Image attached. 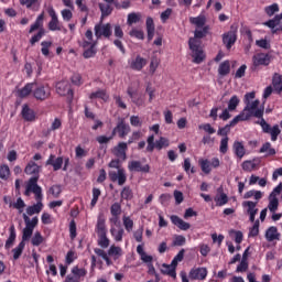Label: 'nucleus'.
I'll use <instances>...</instances> for the list:
<instances>
[{
  "label": "nucleus",
  "instance_id": "1",
  "mask_svg": "<svg viewBox=\"0 0 282 282\" xmlns=\"http://www.w3.org/2000/svg\"><path fill=\"white\" fill-rule=\"evenodd\" d=\"M189 23L195 25L196 30L194 31V37L188 40V45L194 58L193 63L199 65L200 63H204L206 55H204V51L199 46V41L197 39H206L208 32H210V25H206V15L204 14L189 18Z\"/></svg>",
  "mask_w": 282,
  "mask_h": 282
},
{
  "label": "nucleus",
  "instance_id": "2",
  "mask_svg": "<svg viewBox=\"0 0 282 282\" xmlns=\"http://www.w3.org/2000/svg\"><path fill=\"white\" fill-rule=\"evenodd\" d=\"M24 173H26V175H34L29 180L24 195L30 197V193H34L35 199H43V189L39 186V173H41V166L34 163V161H30L24 169Z\"/></svg>",
  "mask_w": 282,
  "mask_h": 282
},
{
  "label": "nucleus",
  "instance_id": "3",
  "mask_svg": "<svg viewBox=\"0 0 282 282\" xmlns=\"http://www.w3.org/2000/svg\"><path fill=\"white\" fill-rule=\"evenodd\" d=\"M246 120H250V115H246V112L242 111L238 116H236L225 127L219 128L218 132H217V135H224L225 138H228V133H230V128L231 127H237V124H239V122H246Z\"/></svg>",
  "mask_w": 282,
  "mask_h": 282
},
{
  "label": "nucleus",
  "instance_id": "4",
  "mask_svg": "<svg viewBox=\"0 0 282 282\" xmlns=\"http://www.w3.org/2000/svg\"><path fill=\"white\" fill-rule=\"evenodd\" d=\"M51 96H52V88H50L48 85H42L37 83L33 84V98H35V100L43 102L45 100H48Z\"/></svg>",
  "mask_w": 282,
  "mask_h": 282
},
{
  "label": "nucleus",
  "instance_id": "5",
  "mask_svg": "<svg viewBox=\"0 0 282 282\" xmlns=\"http://www.w3.org/2000/svg\"><path fill=\"white\" fill-rule=\"evenodd\" d=\"M272 62V55L268 53H258L252 56V72H257L259 67H268L270 63Z\"/></svg>",
  "mask_w": 282,
  "mask_h": 282
},
{
  "label": "nucleus",
  "instance_id": "6",
  "mask_svg": "<svg viewBox=\"0 0 282 282\" xmlns=\"http://www.w3.org/2000/svg\"><path fill=\"white\" fill-rule=\"evenodd\" d=\"M169 144V139L160 137V139L155 141V135L152 134L148 138L147 151H149V153H153L154 149L162 151V149H166Z\"/></svg>",
  "mask_w": 282,
  "mask_h": 282
},
{
  "label": "nucleus",
  "instance_id": "7",
  "mask_svg": "<svg viewBox=\"0 0 282 282\" xmlns=\"http://www.w3.org/2000/svg\"><path fill=\"white\" fill-rule=\"evenodd\" d=\"M50 17H51V21L48 22V30H51V32H65L67 33V29H64L61 25V21H58V15L56 14V11L54 10V8L50 7L47 10Z\"/></svg>",
  "mask_w": 282,
  "mask_h": 282
},
{
  "label": "nucleus",
  "instance_id": "8",
  "mask_svg": "<svg viewBox=\"0 0 282 282\" xmlns=\"http://www.w3.org/2000/svg\"><path fill=\"white\" fill-rule=\"evenodd\" d=\"M56 93L59 96H68V101L72 102L74 98V91L72 90V86L69 85V82L62 80L56 84Z\"/></svg>",
  "mask_w": 282,
  "mask_h": 282
},
{
  "label": "nucleus",
  "instance_id": "9",
  "mask_svg": "<svg viewBox=\"0 0 282 282\" xmlns=\"http://www.w3.org/2000/svg\"><path fill=\"white\" fill-rule=\"evenodd\" d=\"M208 269L204 267L193 268L189 271L188 278L191 281H206Z\"/></svg>",
  "mask_w": 282,
  "mask_h": 282
},
{
  "label": "nucleus",
  "instance_id": "10",
  "mask_svg": "<svg viewBox=\"0 0 282 282\" xmlns=\"http://www.w3.org/2000/svg\"><path fill=\"white\" fill-rule=\"evenodd\" d=\"M282 12L276 14L273 19L268 20L263 23L267 28L272 30V34H276V32H282Z\"/></svg>",
  "mask_w": 282,
  "mask_h": 282
},
{
  "label": "nucleus",
  "instance_id": "11",
  "mask_svg": "<svg viewBox=\"0 0 282 282\" xmlns=\"http://www.w3.org/2000/svg\"><path fill=\"white\" fill-rule=\"evenodd\" d=\"M109 177L111 182H118L119 186L124 185L127 182V173H124V169H119L117 171H110Z\"/></svg>",
  "mask_w": 282,
  "mask_h": 282
},
{
  "label": "nucleus",
  "instance_id": "12",
  "mask_svg": "<svg viewBox=\"0 0 282 282\" xmlns=\"http://www.w3.org/2000/svg\"><path fill=\"white\" fill-rule=\"evenodd\" d=\"M127 149L128 145L126 142H120L118 145H116L111 153L117 158L118 160H121V162H124L127 160Z\"/></svg>",
  "mask_w": 282,
  "mask_h": 282
},
{
  "label": "nucleus",
  "instance_id": "13",
  "mask_svg": "<svg viewBox=\"0 0 282 282\" xmlns=\"http://www.w3.org/2000/svg\"><path fill=\"white\" fill-rule=\"evenodd\" d=\"M95 36L97 39H100V36H105L106 39H109L111 36V24H97L95 25Z\"/></svg>",
  "mask_w": 282,
  "mask_h": 282
},
{
  "label": "nucleus",
  "instance_id": "14",
  "mask_svg": "<svg viewBox=\"0 0 282 282\" xmlns=\"http://www.w3.org/2000/svg\"><path fill=\"white\" fill-rule=\"evenodd\" d=\"M223 43L227 50H231L232 45L237 43V30H230L223 34Z\"/></svg>",
  "mask_w": 282,
  "mask_h": 282
},
{
  "label": "nucleus",
  "instance_id": "15",
  "mask_svg": "<svg viewBox=\"0 0 282 282\" xmlns=\"http://www.w3.org/2000/svg\"><path fill=\"white\" fill-rule=\"evenodd\" d=\"M129 131H131L129 124L124 123V120L122 118L119 119V123L113 129V133H118L119 138H124L126 135H129Z\"/></svg>",
  "mask_w": 282,
  "mask_h": 282
},
{
  "label": "nucleus",
  "instance_id": "16",
  "mask_svg": "<svg viewBox=\"0 0 282 282\" xmlns=\"http://www.w3.org/2000/svg\"><path fill=\"white\" fill-rule=\"evenodd\" d=\"M264 237L269 242L281 241V232H279V229L274 226L267 229Z\"/></svg>",
  "mask_w": 282,
  "mask_h": 282
},
{
  "label": "nucleus",
  "instance_id": "17",
  "mask_svg": "<svg viewBox=\"0 0 282 282\" xmlns=\"http://www.w3.org/2000/svg\"><path fill=\"white\" fill-rule=\"evenodd\" d=\"M170 219L173 226H176V228H178L180 230H184V231L191 230V225L184 221V219H182L180 216L172 215Z\"/></svg>",
  "mask_w": 282,
  "mask_h": 282
},
{
  "label": "nucleus",
  "instance_id": "18",
  "mask_svg": "<svg viewBox=\"0 0 282 282\" xmlns=\"http://www.w3.org/2000/svg\"><path fill=\"white\" fill-rule=\"evenodd\" d=\"M145 30L148 34V43H151V41H153V37L155 36V22L153 21V18H147Z\"/></svg>",
  "mask_w": 282,
  "mask_h": 282
},
{
  "label": "nucleus",
  "instance_id": "19",
  "mask_svg": "<svg viewBox=\"0 0 282 282\" xmlns=\"http://www.w3.org/2000/svg\"><path fill=\"white\" fill-rule=\"evenodd\" d=\"M46 166H53L54 171H61L63 167V156L56 158V155L51 154L46 161Z\"/></svg>",
  "mask_w": 282,
  "mask_h": 282
},
{
  "label": "nucleus",
  "instance_id": "20",
  "mask_svg": "<svg viewBox=\"0 0 282 282\" xmlns=\"http://www.w3.org/2000/svg\"><path fill=\"white\" fill-rule=\"evenodd\" d=\"M142 262L147 263V268H148V274L150 275H154L158 274L155 273V267H153V256H149L147 254V252H142Z\"/></svg>",
  "mask_w": 282,
  "mask_h": 282
},
{
  "label": "nucleus",
  "instance_id": "21",
  "mask_svg": "<svg viewBox=\"0 0 282 282\" xmlns=\"http://www.w3.org/2000/svg\"><path fill=\"white\" fill-rule=\"evenodd\" d=\"M142 262L147 263V268H148V274L150 275H154L158 274L155 273V267H153V256H149L147 254V252H142Z\"/></svg>",
  "mask_w": 282,
  "mask_h": 282
},
{
  "label": "nucleus",
  "instance_id": "22",
  "mask_svg": "<svg viewBox=\"0 0 282 282\" xmlns=\"http://www.w3.org/2000/svg\"><path fill=\"white\" fill-rule=\"evenodd\" d=\"M107 219L105 218V215L99 214L97 218V225H96V232L97 235H107Z\"/></svg>",
  "mask_w": 282,
  "mask_h": 282
},
{
  "label": "nucleus",
  "instance_id": "23",
  "mask_svg": "<svg viewBox=\"0 0 282 282\" xmlns=\"http://www.w3.org/2000/svg\"><path fill=\"white\" fill-rule=\"evenodd\" d=\"M176 270L177 268L173 267V262H171V264L163 263L161 268V273L171 276L172 279H177Z\"/></svg>",
  "mask_w": 282,
  "mask_h": 282
},
{
  "label": "nucleus",
  "instance_id": "24",
  "mask_svg": "<svg viewBox=\"0 0 282 282\" xmlns=\"http://www.w3.org/2000/svg\"><path fill=\"white\" fill-rule=\"evenodd\" d=\"M24 224H25V229L26 230H32L34 231V228H36V226H39V217H33L32 219H30V216H28V214H23L22 215Z\"/></svg>",
  "mask_w": 282,
  "mask_h": 282
},
{
  "label": "nucleus",
  "instance_id": "25",
  "mask_svg": "<svg viewBox=\"0 0 282 282\" xmlns=\"http://www.w3.org/2000/svg\"><path fill=\"white\" fill-rule=\"evenodd\" d=\"M140 21H142V13L131 12L128 14L127 25H129V28H134Z\"/></svg>",
  "mask_w": 282,
  "mask_h": 282
},
{
  "label": "nucleus",
  "instance_id": "26",
  "mask_svg": "<svg viewBox=\"0 0 282 282\" xmlns=\"http://www.w3.org/2000/svg\"><path fill=\"white\" fill-rule=\"evenodd\" d=\"M90 100H102L104 102H107L109 100V95L107 94V90L99 89L89 95Z\"/></svg>",
  "mask_w": 282,
  "mask_h": 282
},
{
  "label": "nucleus",
  "instance_id": "27",
  "mask_svg": "<svg viewBox=\"0 0 282 282\" xmlns=\"http://www.w3.org/2000/svg\"><path fill=\"white\" fill-rule=\"evenodd\" d=\"M22 117L28 121V122H32L34 120H36V115L34 113V110H32L30 108V106L24 105L22 107Z\"/></svg>",
  "mask_w": 282,
  "mask_h": 282
},
{
  "label": "nucleus",
  "instance_id": "28",
  "mask_svg": "<svg viewBox=\"0 0 282 282\" xmlns=\"http://www.w3.org/2000/svg\"><path fill=\"white\" fill-rule=\"evenodd\" d=\"M43 199H36L37 204L29 206L26 208V215H29L30 217H32V215H39V213H41V210H43Z\"/></svg>",
  "mask_w": 282,
  "mask_h": 282
},
{
  "label": "nucleus",
  "instance_id": "29",
  "mask_svg": "<svg viewBox=\"0 0 282 282\" xmlns=\"http://www.w3.org/2000/svg\"><path fill=\"white\" fill-rule=\"evenodd\" d=\"M20 98H28L30 94H34V83L26 84L22 89L18 91Z\"/></svg>",
  "mask_w": 282,
  "mask_h": 282
},
{
  "label": "nucleus",
  "instance_id": "30",
  "mask_svg": "<svg viewBox=\"0 0 282 282\" xmlns=\"http://www.w3.org/2000/svg\"><path fill=\"white\" fill-rule=\"evenodd\" d=\"M45 19V13H41L36 21L31 25L29 30V34H32V32H36V30H43V20Z\"/></svg>",
  "mask_w": 282,
  "mask_h": 282
},
{
  "label": "nucleus",
  "instance_id": "31",
  "mask_svg": "<svg viewBox=\"0 0 282 282\" xmlns=\"http://www.w3.org/2000/svg\"><path fill=\"white\" fill-rule=\"evenodd\" d=\"M234 153L239 160H242L243 155H246V147H243V143H241L240 141H236L234 143Z\"/></svg>",
  "mask_w": 282,
  "mask_h": 282
},
{
  "label": "nucleus",
  "instance_id": "32",
  "mask_svg": "<svg viewBox=\"0 0 282 282\" xmlns=\"http://www.w3.org/2000/svg\"><path fill=\"white\" fill-rule=\"evenodd\" d=\"M99 10L101 12V21L106 17H109L111 14V12H113V8H111V3H109V2H106V3L100 2Z\"/></svg>",
  "mask_w": 282,
  "mask_h": 282
},
{
  "label": "nucleus",
  "instance_id": "33",
  "mask_svg": "<svg viewBox=\"0 0 282 282\" xmlns=\"http://www.w3.org/2000/svg\"><path fill=\"white\" fill-rule=\"evenodd\" d=\"M161 59L158 57V54L154 52L153 55L151 56L150 61V69L149 73L151 75L155 74L158 67H160Z\"/></svg>",
  "mask_w": 282,
  "mask_h": 282
},
{
  "label": "nucleus",
  "instance_id": "34",
  "mask_svg": "<svg viewBox=\"0 0 282 282\" xmlns=\"http://www.w3.org/2000/svg\"><path fill=\"white\" fill-rule=\"evenodd\" d=\"M198 164L200 166V171H203V173H205V175H210V173L213 171L210 161H208L207 159H199Z\"/></svg>",
  "mask_w": 282,
  "mask_h": 282
},
{
  "label": "nucleus",
  "instance_id": "35",
  "mask_svg": "<svg viewBox=\"0 0 282 282\" xmlns=\"http://www.w3.org/2000/svg\"><path fill=\"white\" fill-rule=\"evenodd\" d=\"M272 86L279 94L282 93V75L275 73L272 77Z\"/></svg>",
  "mask_w": 282,
  "mask_h": 282
},
{
  "label": "nucleus",
  "instance_id": "36",
  "mask_svg": "<svg viewBox=\"0 0 282 282\" xmlns=\"http://www.w3.org/2000/svg\"><path fill=\"white\" fill-rule=\"evenodd\" d=\"M218 74L224 78V76H228L230 74V61H224L218 66Z\"/></svg>",
  "mask_w": 282,
  "mask_h": 282
},
{
  "label": "nucleus",
  "instance_id": "37",
  "mask_svg": "<svg viewBox=\"0 0 282 282\" xmlns=\"http://www.w3.org/2000/svg\"><path fill=\"white\" fill-rule=\"evenodd\" d=\"M110 234L113 237L115 241H122V236L124 235V229L122 227H113L110 228Z\"/></svg>",
  "mask_w": 282,
  "mask_h": 282
},
{
  "label": "nucleus",
  "instance_id": "38",
  "mask_svg": "<svg viewBox=\"0 0 282 282\" xmlns=\"http://www.w3.org/2000/svg\"><path fill=\"white\" fill-rule=\"evenodd\" d=\"M21 6H25L29 10H37L41 8V1L39 0H20Z\"/></svg>",
  "mask_w": 282,
  "mask_h": 282
},
{
  "label": "nucleus",
  "instance_id": "39",
  "mask_svg": "<svg viewBox=\"0 0 282 282\" xmlns=\"http://www.w3.org/2000/svg\"><path fill=\"white\" fill-rule=\"evenodd\" d=\"M268 208L270 213H276L279 210V198L274 194L269 196Z\"/></svg>",
  "mask_w": 282,
  "mask_h": 282
},
{
  "label": "nucleus",
  "instance_id": "40",
  "mask_svg": "<svg viewBox=\"0 0 282 282\" xmlns=\"http://www.w3.org/2000/svg\"><path fill=\"white\" fill-rule=\"evenodd\" d=\"M9 230H10V236L4 246L7 248V250H10V248H12V246H14V241L17 240V231L14 229V225H12Z\"/></svg>",
  "mask_w": 282,
  "mask_h": 282
},
{
  "label": "nucleus",
  "instance_id": "41",
  "mask_svg": "<svg viewBox=\"0 0 282 282\" xmlns=\"http://www.w3.org/2000/svg\"><path fill=\"white\" fill-rule=\"evenodd\" d=\"M257 202L252 200H245L242 203L243 208H247V214L250 215L252 213H259V209L257 208Z\"/></svg>",
  "mask_w": 282,
  "mask_h": 282
},
{
  "label": "nucleus",
  "instance_id": "42",
  "mask_svg": "<svg viewBox=\"0 0 282 282\" xmlns=\"http://www.w3.org/2000/svg\"><path fill=\"white\" fill-rule=\"evenodd\" d=\"M260 153H267V156L276 155V150L274 148H272V143L265 142L260 148Z\"/></svg>",
  "mask_w": 282,
  "mask_h": 282
},
{
  "label": "nucleus",
  "instance_id": "43",
  "mask_svg": "<svg viewBox=\"0 0 282 282\" xmlns=\"http://www.w3.org/2000/svg\"><path fill=\"white\" fill-rule=\"evenodd\" d=\"M130 67L131 69H135L137 72H140V69H142V56L137 55L135 57H132L130 62Z\"/></svg>",
  "mask_w": 282,
  "mask_h": 282
},
{
  "label": "nucleus",
  "instance_id": "44",
  "mask_svg": "<svg viewBox=\"0 0 282 282\" xmlns=\"http://www.w3.org/2000/svg\"><path fill=\"white\" fill-rule=\"evenodd\" d=\"M251 197H254L257 202L263 197V193L261 191L257 189H250L243 195V199H250Z\"/></svg>",
  "mask_w": 282,
  "mask_h": 282
},
{
  "label": "nucleus",
  "instance_id": "45",
  "mask_svg": "<svg viewBox=\"0 0 282 282\" xmlns=\"http://www.w3.org/2000/svg\"><path fill=\"white\" fill-rule=\"evenodd\" d=\"M128 169L131 173H140V171H142V162H140V161H130L128 163Z\"/></svg>",
  "mask_w": 282,
  "mask_h": 282
},
{
  "label": "nucleus",
  "instance_id": "46",
  "mask_svg": "<svg viewBox=\"0 0 282 282\" xmlns=\"http://www.w3.org/2000/svg\"><path fill=\"white\" fill-rule=\"evenodd\" d=\"M239 102H241V100L239 99V97L237 95H234L229 101H228V106L227 108H229L230 111H236L237 107H239Z\"/></svg>",
  "mask_w": 282,
  "mask_h": 282
},
{
  "label": "nucleus",
  "instance_id": "47",
  "mask_svg": "<svg viewBox=\"0 0 282 282\" xmlns=\"http://www.w3.org/2000/svg\"><path fill=\"white\" fill-rule=\"evenodd\" d=\"M109 257H113V259H119L122 257V248L117 246H111L108 250Z\"/></svg>",
  "mask_w": 282,
  "mask_h": 282
},
{
  "label": "nucleus",
  "instance_id": "48",
  "mask_svg": "<svg viewBox=\"0 0 282 282\" xmlns=\"http://www.w3.org/2000/svg\"><path fill=\"white\" fill-rule=\"evenodd\" d=\"M25 249V242L21 241L18 247H15L12 252H13V259L17 261L21 254H23V250Z\"/></svg>",
  "mask_w": 282,
  "mask_h": 282
},
{
  "label": "nucleus",
  "instance_id": "49",
  "mask_svg": "<svg viewBox=\"0 0 282 282\" xmlns=\"http://www.w3.org/2000/svg\"><path fill=\"white\" fill-rule=\"evenodd\" d=\"M268 133L271 134L272 142H276L279 135H281V129L279 128V124L273 126Z\"/></svg>",
  "mask_w": 282,
  "mask_h": 282
},
{
  "label": "nucleus",
  "instance_id": "50",
  "mask_svg": "<svg viewBox=\"0 0 282 282\" xmlns=\"http://www.w3.org/2000/svg\"><path fill=\"white\" fill-rule=\"evenodd\" d=\"M186 250L181 249L178 253L173 258L172 260V267L177 268V264L181 263V261H184V253Z\"/></svg>",
  "mask_w": 282,
  "mask_h": 282
},
{
  "label": "nucleus",
  "instance_id": "51",
  "mask_svg": "<svg viewBox=\"0 0 282 282\" xmlns=\"http://www.w3.org/2000/svg\"><path fill=\"white\" fill-rule=\"evenodd\" d=\"M98 236V246L100 248H109V238H107V234H99Z\"/></svg>",
  "mask_w": 282,
  "mask_h": 282
},
{
  "label": "nucleus",
  "instance_id": "52",
  "mask_svg": "<svg viewBox=\"0 0 282 282\" xmlns=\"http://www.w3.org/2000/svg\"><path fill=\"white\" fill-rule=\"evenodd\" d=\"M264 12H265V14H268V17H274V14H276V12H279V4L273 3L271 6L265 7Z\"/></svg>",
  "mask_w": 282,
  "mask_h": 282
},
{
  "label": "nucleus",
  "instance_id": "53",
  "mask_svg": "<svg viewBox=\"0 0 282 282\" xmlns=\"http://www.w3.org/2000/svg\"><path fill=\"white\" fill-rule=\"evenodd\" d=\"M216 206H226L228 204V195L221 193L219 196L215 197Z\"/></svg>",
  "mask_w": 282,
  "mask_h": 282
},
{
  "label": "nucleus",
  "instance_id": "54",
  "mask_svg": "<svg viewBox=\"0 0 282 282\" xmlns=\"http://www.w3.org/2000/svg\"><path fill=\"white\" fill-rule=\"evenodd\" d=\"M229 140H230V138H228V137H224L220 140L219 151L223 155H226V153H228V141Z\"/></svg>",
  "mask_w": 282,
  "mask_h": 282
},
{
  "label": "nucleus",
  "instance_id": "55",
  "mask_svg": "<svg viewBox=\"0 0 282 282\" xmlns=\"http://www.w3.org/2000/svg\"><path fill=\"white\" fill-rule=\"evenodd\" d=\"M72 274H73V276H75L76 279H78V280L80 281V278H82V276H86L87 270L80 269V268H78V267H74V268L72 269Z\"/></svg>",
  "mask_w": 282,
  "mask_h": 282
},
{
  "label": "nucleus",
  "instance_id": "56",
  "mask_svg": "<svg viewBox=\"0 0 282 282\" xmlns=\"http://www.w3.org/2000/svg\"><path fill=\"white\" fill-rule=\"evenodd\" d=\"M95 252L98 257H101V259H104V261H106L107 265H111L113 262H111V259H109V256L107 254V252H105V250L102 249H95Z\"/></svg>",
  "mask_w": 282,
  "mask_h": 282
},
{
  "label": "nucleus",
  "instance_id": "57",
  "mask_svg": "<svg viewBox=\"0 0 282 282\" xmlns=\"http://www.w3.org/2000/svg\"><path fill=\"white\" fill-rule=\"evenodd\" d=\"M110 213L112 217H120L122 214V207L119 205V203H115L110 207Z\"/></svg>",
  "mask_w": 282,
  "mask_h": 282
},
{
  "label": "nucleus",
  "instance_id": "58",
  "mask_svg": "<svg viewBox=\"0 0 282 282\" xmlns=\"http://www.w3.org/2000/svg\"><path fill=\"white\" fill-rule=\"evenodd\" d=\"M132 29L129 32V36H131L132 39H142V28H135V26H131Z\"/></svg>",
  "mask_w": 282,
  "mask_h": 282
},
{
  "label": "nucleus",
  "instance_id": "59",
  "mask_svg": "<svg viewBox=\"0 0 282 282\" xmlns=\"http://www.w3.org/2000/svg\"><path fill=\"white\" fill-rule=\"evenodd\" d=\"M43 241H45V239L39 231H36L31 239L32 246H41V243H43Z\"/></svg>",
  "mask_w": 282,
  "mask_h": 282
},
{
  "label": "nucleus",
  "instance_id": "60",
  "mask_svg": "<svg viewBox=\"0 0 282 282\" xmlns=\"http://www.w3.org/2000/svg\"><path fill=\"white\" fill-rule=\"evenodd\" d=\"M43 36H45V29H40L37 34L33 35L32 39L30 40L31 45L39 43V41H41Z\"/></svg>",
  "mask_w": 282,
  "mask_h": 282
},
{
  "label": "nucleus",
  "instance_id": "61",
  "mask_svg": "<svg viewBox=\"0 0 282 282\" xmlns=\"http://www.w3.org/2000/svg\"><path fill=\"white\" fill-rule=\"evenodd\" d=\"M123 226L128 232H131L133 230V220L129 216H123L122 218Z\"/></svg>",
  "mask_w": 282,
  "mask_h": 282
},
{
  "label": "nucleus",
  "instance_id": "62",
  "mask_svg": "<svg viewBox=\"0 0 282 282\" xmlns=\"http://www.w3.org/2000/svg\"><path fill=\"white\" fill-rule=\"evenodd\" d=\"M100 194H101V192L99 188H96V187L93 188V199L90 203L91 208H94V206H96V204H98V197H100Z\"/></svg>",
  "mask_w": 282,
  "mask_h": 282
},
{
  "label": "nucleus",
  "instance_id": "63",
  "mask_svg": "<svg viewBox=\"0 0 282 282\" xmlns=\"http://www.w3.org/2000/svg\"><path fill=\"white\" fill-rule=\"evenodd\" d=\"M10 177V167L8 165L0 166V178L8 180Z\"/></svg>",
  "mask_w": 282,
  "mask_h": 282
},
{
  "label": "nucleus",
  "instance_id": "64",
  "mask_svg": "<svg viewBox=\"0 0 282 282\" xmlns=\"http://www.w3.org/2000/svg\"><path fill=\"white\" fill-rule=\"evenodd\" d=\"M83 55L84 58H93V56H96V44H91V46L87 48Z\"/></svg>",
  "mask_w": 282,
  "mask_h": 282
}]
</instances>
